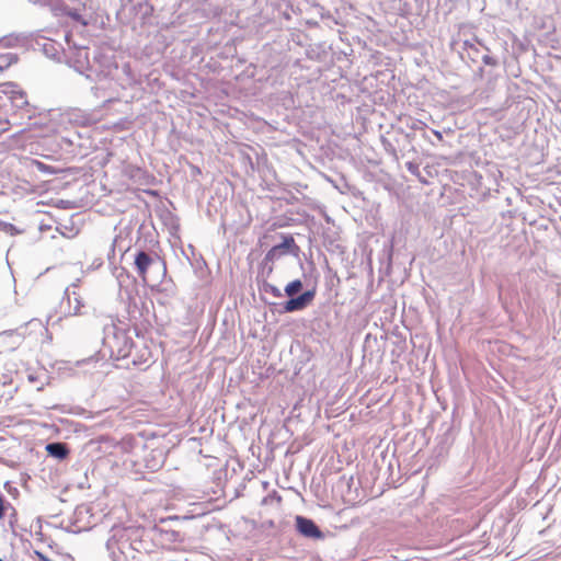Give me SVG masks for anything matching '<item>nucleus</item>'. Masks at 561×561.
Listing matches in <instances>:
<instances>
[{
  "label": "nucleus",
  "instance_id": "39448f33",
  "mask_svg": "<svg viewBox=\"0 0 561 561\" xmlns=\"http://www.w3.org/2000/svg\"><path fill=\"white\" fill-rule=\"evenodd\" d=\"M47 453L56 458L64 459L68 456V448L62 443H51L46 446Z\"/></svg>",
  "mask_w": 561,
  "mask_h": 561
},
{
  "label": "nucleus",
  "instance_id": "6e6552de",
  "mask_svg": "<svg viewBox=\"0 0 561 561\" xmlns=\"http://www.w3.org/2000/svg\"><path fill=\"white\" fill-rule=\"evenodd\" d=\"M28 165L36 168L39 172L46 173V174H55L56 170L48 164H45L36 159H27Z\"/></svg>",
  "mask_w": 561,
  "mask_h": 561
},
{
  "label": "nucleus",
  "instance_id": "ddd939ff",
  "mask_svg": "<svg viewBox=\"0 0 561 561\" xmlns=\"http://www.w3.org/2000/svg\"><path fill=\"white\" fill-rule=\"evenodd\" d=\"M4 516V507H3V500L0 496V518Z\"/></svg>",
  "mask_w": 561,
  "mask_h": 561
},
{
  "label": "nucleus",
  "instance_id": "0eeeda50",
  "mask_svg": "<svg viewBox=\"0 0 561 561\" xmlns=\"http://www.w3.org/2000/svg\"><path fill=\"white\" fill-rule=\"evenodd\" d=\"M18 56L12 53L0 54V71L8 69L13 64H16Z\"/></svg>",
  "mask_w": 561,
  "mask_h": 561
},
{
  "label": "nucleus",
  "instance_id": "7ed1b4c3",
  "mask_svg": "<svg viewBox=\"0 0 561 561\" xmlns=\"http://www.w3.org/2000/svg\"><path fill=\"white\" fill-rule=\"evenodd\" d=\"M297 529L309 538H321L322 534L313 520L298 516L296 518Z\"/></svg>",
  "mask_w": 561,
  "mask_h": 561
},
{
  "label": "nucleus",
  "instance_id": "9d476101",
  "mask_svg": "<svg viewBox=\"0 0 561 561\" xmlns=\"http://www.w3.org/2000/svg\"><path fill=\"white\" fill-rule=\"evenodd\" d=\"M314 290H307L304 294L300 295L304 304L308 306L314 298Z\"/></svg>",
  "mask_w": 561,
  "mask_h": 561
},
{
  "label": "nucleus",
  "instance_id": "423d86ee",
  "mask_svg": "<svg viewBox=\"0 0 561 561\" xmlns=\"http://www.w3.org/2000/svg\"><path fill=\"white\" fill-rule=\"evenodd\" d=\"M306 307L307 306L304 304L301 297L298 296L296 298H291L288 301H286V304L284 305V310L286 312H294V311H297V310H302Z\"/></svg>",
  "mask_w": 561,
  "mask_h": 561
},
{
  "label": "nucleus",
  "instance_id": "4468645a",
  "mask_svg": "<svg viewBox=\"0 0 561 561\" xmlns=\"http://www.w3.org/2000/svg\"><path fill=\"white\" fill-rule=\"evenodd\" d=\"M483 60H484V62H485V64H488V65H494V61H493V60H492V58H491V57H489V56H485V57L483 58Z\"/></svg>",
  "mask_w": 561,
  "mask_h": 561
},
{
  "label": "nucleus",
  "instance_id": "2eb2a0df",
  "mask_svg": "<svg viewBox=\"0 0 561 561\" xmlns=\"http://www.w3.org/2000/svg\"><path fill=\"white\" fill-rule=\"evenodd\" d=\"M0 561H2V560L0 559Z\"/></svg>",
  "mask_w": 561,
  "mask_h": 561
},
{
  "label": "nucleus",
  "instance_id": "9b49d317",
  "mask_svg": "<svg viewBox=\"0 0 561 561\" xmlns=\"http://www.w3.org/2000/svg\"><path fill=\"white\" fill-rule=\"evenodd\" d=\"M34 558L37 560V561H53L50 560L46 554H44L43 552L38 551V550H35L34 551Z\"/></svg>",
  "mask_w": 561,
  "mask_h": 561
},
{
  "label": "nucleus",
  "instance_id": "f03ea898",
  "mask_svg": "<svg viewBox=\"0 0 561 561\" xmlns=\"http://www.w3.org/2000/svg\"><path fill=\"white\" fill-rule=\"evenodd\" d=\"M295 240L293 236H283L282 243L274 245L265 255V260L268 262H274L278 260L280 256L288 254L293 248H295Z\"/></svg>",
  "mask_w": 561,
  "mask_h": 561
},
{
  "label": "nucleus",
  "instance_id": "20e7f679",
  "mask_svg": "<svg viewBox=\"0 0 561 561\" xmlns=\"http://www.w3.org/2000/svg\"><path fill=\"white\" fill-rule=\"evenodd\" d=\"M152 264V259L149 254L144 251L137 253L135 257V266L137 268L139 277L146 282L147 280V272L149 266Z\"/></svg>",
  "mask_w": 561,
  "mask_h": 561
},
{
  "label": "nucleus",
  "instance_id": "f257e3e1",
  "mask_svg": "<svg viewBox=\"0 0 561 561\" xmlns=\"http://www.w3.org/2000/svg\"><path fill=\"white\" fill-rule=\"evenodd\" d=\"M105 344L110 350L111 357L122 359L129 356L134 342L128 334V331L121 328H114L111 335L105 339Z\"/></svg>",
  "mask_w": 561,
  "mask_h": 561
},
{
  "label": "nucleus",
  "instance_id": "f8f14e48",
  "mask_svg": "<svg viewBox=\"0 0 561 561\" xmlns=\"http://www.w3.org/2000/svg\"><path fill=\"white\" fill-rule=\"evenodd\" d=\"M270 287V293L275 296V297H282V293L280 290L275 287V286H268Z\"/></svg>",
  "mask_w": 561,
  "mask_h": 561
},
{
  "label": "nucleus",
  "instance_id": "1a4fd4ad",
  "mask_svg": "<svg viewBox=\"0 0 561 561\" xmlns=\"http://www.w3.org/2000/svg\"><path fill=\"white\" fill-rule=\"evenodd\" d=\"M302 288V282L300 279H295L286 285L285 294L289 297H294L298 294Z\"/></svg>",
  "mask_w": 561,
  "mask_h": 561
}]
</instances>
